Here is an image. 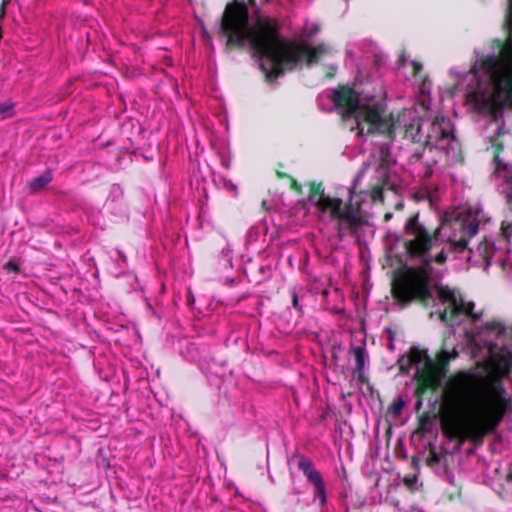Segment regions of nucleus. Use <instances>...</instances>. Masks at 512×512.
I'll return each mask as SVG.
<instances>
[{
	"mask_svg": "<svg viewBox=\"0 0 512 512\" xmlns=\"http://www.w3.org/2000/svg\"><path fill=\"white\" fill-rule=\"evenodd\" d=\"M489 221L490 215L479 203L465 204L446 211L432 237L417 215L411 217L406 223L405 247L418 263L407 266L392 289L403 305L418 298L436 307L430 316L438 315L454 336H463L477 365L488 372L476 388L461 385L455 392L458 415L451 423L452 431H493L512 410L511 395L503 385V377L512 368V329L498 321L478 325L482 312H474V303L466 301L459 290L438 285L440 270L433 266L443 264L448 252L455 250L471 265L487 270L494 263L510 272L512 218L502 221V239L485 238L475 248H467L469 239Z\"/></svg>",
	"mask_w": 512,
	"mask_h": 512,
	"instance_id": "f257e3e1",
	"label": "nucleus"
},
{
	"mask_svg": "<svg viewBox=\"0 0 512 512\" xmlns=\"http://www.w3.org/2000/svg\"><path fill=\"white\" fill-rule=\"evenodd\" d=\"M319 30L317 22L306 21L294 40L284 39L275 20L250 19L246 5L237 1L226 6L219 27V33L227 36V45L248 46L253 50L269 81L286 69L316 64L333 53L328 44L311 45Z\"/></svg>",
	"mask_w": 512,
	"mask_h": 512,
	"instance_id": "f03ea898",
	"label": "nucleus"
},
{
	"mask_svg": "<svg viewBox=\"0 0 512 512\" xmlns=\"http://www.w3.org/2000/svg\"><path fill=\"white\" fill-rule=\"evenodd\" d=\"M504 26L508 36L498 55L478 56L468 71L449 70L456 81L454 90H462L466 105L489 117V127L497 133L512 127V0Z\"/></svg>",
	"mask_w": 512,
	"mask_h": 512,
	"instance_id": "7ed1b4c3",
	"label": "nucleus"
},
{
	"mask_svg": "<svg viewBox=\"0 0 512 512\" xmlns=\"http://www.w3.org/2000/svg\"><path fill=\"white\" fill-rule=\"evenodd\" d=\"M392 167L391 160L383 157L365 164L349 188L347 206L343 205L342 200L325 195L318 187L310 193L307 201L299 202L297 207L307 211L313 208L318 219L331 225L342 238L365 222L372 204L382 201L384 189L394 187Z\"/></svg>",
	"mask_w": 512,
	"mask_h": 512,
	"instance_id": "20e7f679",
	"label": "nucleus"
},
{
	"mask_svg": "<svg viewBox=\"0 0 512 512\" xmlns=\"http://www.w3.org/2000/svg\"><path fill=\"white\" fill-rule=\"evenodd\" d=\"M319 107L324 111L337 109L343 123L358 136L387 132L391 121L385 118L386 92L379 78L357 80L352 86L330 89L318 97Z\"/></svg>",
	"mask_w": 512,
	"mask_h": 512,
	"instance_id": "39448f33",
	"label": "nucleus"
},
{
	"mask_svg": "<svg viewBox=\"0 0 512 512\" xmlns=\"http://www.w3.org/2000/svg\"><path fill=\"white\" fill-rule=\"evenodd\" d=\"M385 118L392 123V129L378 134L392 137L397 130H403L413 142L424 145L431 152L436 151L440 159L453 165L462 159L461 147L454 134V125L449 117L437 116L434 119L421 115L417 108L403 109L395 120L385 111Z\"/></svg>",
	"mask_w": 512,
	"mask_h": 512,
	"instance_id": "423d86ee",
	"label": "nucleus"
},
{
	"mask_svg": "<svg viewBox=\"0 0 512 512\" xmlns=\"http://www.w3.org/2000/svg\"><path fill=\"white\" fill-rule=\"evenodd\" d=\"M458 350L441 349L433 360L426 349L414 347L400 361V369L415 378L425 388L437 389L446 377V367L450 360L458 357Z\"/></svg>",
	"mask_w": 512,
	"mask_h": 512,
	"instance_id": "0eeeda50",
	"label": "nucleus"
},
{
	"mask_svg": "<svg viewBox=\"0 0 512 512\" xmlns=\"http://www.w3.org/2000/svg\"><path fill=\"white\" fill-rule=\"evenodd\" d=\"M492 181L498 191L505 196L507 208L512 213V163L498 156L493 161Z\"/></svg>",
	"mask_w": 512,
	"mask_h": 512,
	"instance_id": "6e6552de",
	"label": "nucleus"
},
{
	"mask_svg": "<svg viewBox=\"0 0 512 512\" xmlns=\"http://www.w3.org/2000/svg\"><path fill=\"white\" fill-rule=\"evenodd\" d=\"M298 467L307 478V481L313 485V501L318 502L320 507H324L327 501L326 486L320 472L315 468L312 460L300 457Z\"/></svg>",
	"mask_w": 512,
	"mask_h": 512,
	"instance_id": "1a4fd4ad",
	"label": "nucleus"
},
{
	"mask_svg": "<svg viewBox=\"0 0 512 512\" xmlns=\"http://www.w3.org/2000/svg\"><path fill=\"white\" fill-rule=\"evenodd\" d=\"M493 489L505 500L512 502V462L491 466Z\"/></svg>",
	"mask_w": 512,
	"mask_h": 512,
	"instance_id": "9d476101",
	"label": "nucleus"
},
{
	"mask_svg": "<svg viewBox=\"0 0 512 512\" xmlns=\"http://www.w3.org/2000/svg\"><path fill=\"white\" fill-rule=\"evenodd\" d=\"M350 354L353 355L355 361L353 376L359 383H363L365 381L364 369L369 359L368 352L364 346H357L351 348Z\"/></svg>",
	"mask_w": 512,
	"mask_h": 512,
	"instance_id": "9b49d317",
	"label": "nucleus"
},
{
	"mask_svg": "<svg viewBox=\"0 0 512 512\" xmlns=\"http://www.w3.org/2000/svg\"><path fill=\"white\" fill-rule=\"evenodd\" d=\"M52 180V175L50 172H45L40 176L32 179L28 187L32 192L40 191L45 185H47Z\"/></svg>",
	"mask_w": 512,
	"mask_h": 512,
	"instance_id": "f8f14e48",
	"label": "nucleus"
},
{
	"mask_svg": "<svg viewBox=\"0 0 512 512\" xmlns=\"http://www.w3.org/2000/svg\"><path fill=\"white\" fill-rule=\"evenodd\" d=\"M14 103L11 100H6L0 103V117L1 119H7L14 114Z\"/></svg>",
	"mask_w": 512,
	"mask_h": 512,
	"instance_id": "ddd939ff",
	"label": "nucleus"
},
{
	"mask_svg": "<svg viewBox=\"0 0 512 512\" xmlns=\"http://www.w3.org/2000/svg\"><path fill=\"white\" fill-rule=\"evenodd\" d=\"M421 93L423 94V99L421 100V110L422 112L426 113L427 110L429 109V105H430V99L426 100L425 98V94L426 93H429V90L427 88V83L424 82L422 84V87H421Z\"/></svg>",
	"mask_w": 512,
	"mask_h": 512,
	"instance_id": "4468645a",
	"label": "nucleus"
},
{
	"mask_svg": "<svg viewBox=\"0 0 512 512\" xmlns=\"http://www.w3.org/2000/svg\"><path fill=\"white\" fill-rule=\"evenodd\" d=\"M402 406H403V402L401 400L397 401V402H394L393 406H392L393 413L394 414H399L400 411L402 410Z\"/></svg>",
	"mask_w": 512,
	"mask_h": 512,
	"instance_id": "2eb2a0df",
	"label": "nucleus"
},
{
	"mask_svg": "<svg viewBox=\"0 0 512 512\" xmlns=\"http://www.w3.org/2000/svg\"><path fill=\"white\" fill-rule=\"evenodd\" d=\"M5 268L8 270V271H11V272H18V266L17 264H15L14 262L12 261H9L5 264Z\"/></svg>",
	"mask_w": 512,
	"mask_h": 512,
	"instance_id": "dca6fc26",
	"label": "nucleus"
},
{
	"mask_svg": "<svg viewBox=\"0 0 512 512\" xmlns=\"http://www.w3.org/2000/svg\"><path fill=\"white\" fill-rule=\"evenodd\" d=\"M224 186L227 190H231L235 193L237 192V186L234 183H232L231 181H225Z\"/></svg>",
	"mask_w": 512,
	"mask_h": 512,
	"instance_id": "f3484780",
	"label": "nucleus"
},
{
	"mask_svg": "<svg viewBox=\"0 0 512 512\" xmlns=\"http://www.w3.org/2000/svg\"><path fill=\"white\" fill-rule=\"evenodd\" d=\"M292 303L294 308H298V297L295 291L292 292Z\"/></svg>",
	"mask_w": 512,
	"mask_h": 512,
	"instance_id": "a211bd4d",
	"label": "nucleus"
},
{
	"mask_svg": "<svg viewBox=\"0 0 512 512\" xmlns=\"http://www.w3.org/2000/svg\"><path fill=\"white\" fill-rule=\"evenodd\" d=\"M411 65L413 66L414 68V72L417 73L421 70V65L415 61H412L411 62Z\"/></svg>",
	"mask_w": 512,
	"mask_h": 512,
	"instance_id": "6ab92c4d",
	"label": "nucleus"
},
{
	"mask_svg": "<svg viewBox=\"0 0 512 512\" xmlns=\"http://www.w3.org/2000/svg\"><path fill=\"white\" fill-rule=\"evenodd\" d=\"M416 479V476H414L413 478H406L405 481L408 486H411L416 481Z\"/></svg>",
	"mask_w": 512,
	"mask_h": 512,
	"instance_id": "aec40b11",
	"label": "nucleus"
},
{
	"mask_svg": "<svg viewBox=\"0 0 512 512\" xmlns=\"http://www.w3.org/2000/svg\"><path fill=\"white\" fill-rule=\"evenodd\" d=\"M432 173H433V166L431 165V168H428V169L426 170L425 174H426V175H429V174H431V175H432Z\"/></svg>",
	"mask_w": 512,
	"mask_h": 512,
	"instance_id": "412c9836",
	"label": "nucleus"
},
{
	"mask_svg": "<svg viewBox=\"0 0 512 512\" xmlns=\"http://www.w3.org/2000/svg\"><path fill=\"white\" fill-rule=\"evenodd\" d=\"M392 217V213H386L385 214V220L388 221L389 219H391Z\"/></svg>",
	"mask_w": 512,
	"mask_h": 512,
	"instance_id": "4be33fe9",
	"label": "nucleus"
},
{
	"mask_svg": "<svg viewBox=\"0 0 512 512\" xmlns=\"http://www.w3.org/2000/svg\"><path fill=\"white\" fill-rule=\"evenodd\" d=\"M371 52L374 54L375 52V46L373 45V43H371Z\"/></svg>",
	"mask_w": 512,
	"mask_h": 512,
	"instance_id": "5701e85b",
	"label": "nucleus"
}]
</instances>
